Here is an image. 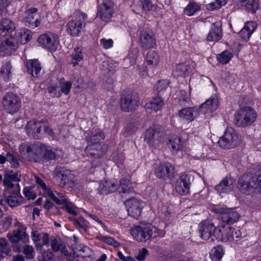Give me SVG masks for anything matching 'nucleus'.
<instances>
[{
  "instance_id": "obj_1",
  "label": "nucleus",
  "mask_w": 261,
  "mask_h": 261,
  "mask_svg": "<svg viewBox=\"0 0 261 261\" xmlns=\"http://www.w3.org/2000/svg\"><path fill=\"white\" fill-rule=\"evenodd\" d=\"M218 105L216 95H213L199 109L196 107L182 108L178 111V116L182 120L191 122L199 115V112L204 114L212 113L217 109Z\"/></svg>"
},
{
  "instance_id": "obj_2",
  "label": "nucleus",
  "mask_w": 261,
  "mask_h": 261,
  "mask_svg": "<svg viewBox=\"0 0 261 261\" xmlns=\"http://www.w3.org/2000/svg\"><path fill=\"white\" fill-rule=\"evenodd\" d=\"M30 161L43 163L55 160L57 158L56 150L41 143L32 144L27 148Z\"/></svg>"
},
{
  "instance_id": "obj_3",
  "label": "nucleus",
  "mask_w": 261,
  "mask_h": 261,
  "mask_svg": "<svg viewBox=\"0 0 261 261\" xmlns=\"http://www.w3.org/2000/svg\"><path fill=\"white\" fill-rule=\"evenodd\" d=\"M238 187L241 192L249 194L257 191L261 193V168L254 175L245 174L238 180Z\"/></svg>"
},
{
  "instance_id": "obj_4",
  "label": "nucleus",
  "mask_w": 261,
  "mask_h": 261,
  "mask_svg": "<svg viewBox=\"0 0 261 261\" xmlns=\"http://www.w3.org/2000/svg\"><path fill=\"white\" fill-rule=\"evenodd\" d=\"M105 138L104 134L100 132H94L89 133L87 136V145L85 151L89 155L94 158H100L105 153L107 147L101 145L100 142Z\"/></svg>"
},
{
  "instance_id": "obj_5",
  "label": "nucleus",
  "mask_w": 261,
  "mask_h": 261,
  "mask_svg": "<svg viewBox=\"0 0 261 261\" xmlns=\"http://www.w3.org/2000/svg\"><path fill=\"white\" fill-rule=\"evenodd\" d=\"M130 233L134 239L139 242H146L151 238L164 235L160 230L151 226H135L130 228Z\"/></svg>"
},
{
  "instance_id": "obj_6",
  "label": "nucleus",
  "mask_w": 261,
  "mask_h": 261,
  "mask_svg": "<svg viewBox=\"0 0 261 261\" xmlns=\"http://www.w3.org/2000/svg\"><path fill=\"white\" fill-rule=\"evenodd\" d=\"M257 114L252 107H242L234 115V123L238 127L251 125L256 120Z\"/></svg>"
},
{
  "instance_id": "obj_7",
  "label": "nucleus",
  "mask_w": 261,
  "mask_h": 261,
  "mask_svg": "<svg viewBox=\"0 0 261 261\" xmlns=\"http://www.w3.org/2000/svg\"><path fill=\"white\" fill-rule=\"evenodd\" d=\"M88 22L87 14L81 11H77L75 16L70 20L67 24V32L72 36H78L80 35Z\"/></svg>"
},
{
  "instance_id": "obj_8",
  "label": "nucleus",
  "mask_w": 261,
  "mask_h": 261,
  "mask_svg": "<svg viewBox=\"0 0 261 261\" xmlns=\"http://www.w3.org/2000/svg\"><path fill=\"white\" fill-rule=\"evenodd\" d=\"M241 142L240 135L233 128L227 127L223 135L219 138L218 144L222 148L230 149L238 146Z\"/></svg>"
},
{
  "instance_id": "obj_9",
  "label": "nucleus",
  "mask_w": 261,
  "mask_h": 261,
  "mask_svg": "<svg viewBox=\"0 0 261 261\" xmlns=\"http://www.w3.org/2000/svg\"><path fill=\"white\" fill-rule=\"evenodd\" d=\"M139 98L138 95L133 92H123L120 98L121 110L125 112L135 110L138 107Z\"/></svg>"
},
{
  "instance_id": "obj_10",
  "label": "nucleus",
  "mask_w": 261,
  "mask_h": 261,
  "mask_svg": "<svg viewBox=\"0 0 261 261\" xmlns=\"http://www.w3.org/2000/svg\"><path fill=\"white\" fill-rule=\"evenodd\" d=\"M2 105L6 112L14 114L21 107V100L16 94L8 92L3 98Z\"/></svg>"
},
{
  "instance_id": "obj_11",
  "label": "nucleus",
  "mask_w": 261,
  "mask_h": 261,
  "mask_svg": "<svg viewBox=\"0 0 261 261\" xmlns=\"http://www.w3.org/2000/svg\"><path fill=\"white\" fill-rule=\"evenodd\" d=\"M37 41L43 48L50 51H56L59 43L58 36L50 32L40 35Z\"/></svg>"
},
{
  "instance_id": "obj_12",
  "label": "nucleus",
  "mask_w": 261,
  "mask_h": 261,
  "mask_svg": "<svg viewBox=\"0 0 261 261\" xmlns=\"http://www.w3.org/2000/svg\"><path fill=\"white\" fill-rule=\"evenodd\" d=\"M124 204L127 207L128 215L135 219H138L145 203L140 199L132 198L125 201Z\"/></svg>"
},
{
  "instance_id": "obj_13",
  "label": "nucleus",
  "mask_w": 261,
  "mask_h": 261,
  "mask_svg": "<svg viewBox=\"0 0 261 261\" xmlns=\"http://www.w3.org/2000/svg\"><path fill=\"white\" fill-rule=\"evenodd\" d=\"M139 41L141 46L145 49L153 47L156 43L154 34L148 28H145L140 31Z\"/></svg>"
},
{
  "instance_id": "obj_14",
  "label": "nucleus",
  "mask_w": 261,
  "mask_h": 261,
  "mask_svg": "<svg viewBox=\"0 0 261 261\" xmlns=\"http://www.w3.org/2000/svg\"><path fill=\"white\" fill-rule=\"evenodd\" d=\"M218 213L219 219L228 225L236 222L240 217V214L237 212L230 208H220L218 210Z\"/></svg>"
},
{
  "instance_id": "obj_15",
  "label": "nucleus",
  "mask_w": 261,
  "mask_h": 261,
  "mask_svg": "<svg viewBox=\"0 0 261 261\" xmlns=\"http://www.w3.org/2000/svg\"><path fill=\"white\" fill-rule=\"evenodd\" d=\"M114 3L112 0H103L99 6L97 16L104 21H108L113 14Z\"/></svg>"
},
{
  "instance_id": "obj_16",
  "label": "nucleus",
  "mask_w": 261,
  "mask_h": 261,
  "mask_svg": "<svg viewBox=\"0 0 261 261\" xmlns=\"http://www.w3.org/2000/svg\"><path fill=\"white\" fill-rule=\"evenodd\" d=\"M18 45L14 37L9 36L3 40L0 44V56L11 55L15 53L17 50Z\"/></svg>"
},
{
  "instance_id": "obj_17",
  "label": "nucleus",
  "mask_w": 261,
  "mask_h": 261,
  "mask_svg": "<svg viewBox=\"0 0 261 261\" xmlns=\"http://www.w3.org/2000/svg\"><path fill=\"white\" fill-rule=\"evenodd\" d=\"M55 173L57 178L61 180L59 185L61 187H64L66 184L72 181L73 175L71 171L64 167H57Z\"/></svg>"
},
{
  "instance_id": "obj_18",
  "label": "nucleus",
  "mask_w": 261,
  "mask_h": 261,
  "mask_svg": "<svg viewBox=\"0 0 261 261\" xmlns=\"http://www.w3.org/2000/svg\"><path fill=\"white\" fill-rule=\"evenodd\" d=\"M217 227L210 220L202 221L199 224V231L201 238L207 240L210 238L212 235L215 236V232Z\"/></svg>"
},
{
  "instance_id": "obj_19",
  "label": "nucleus",
  "mask_w": 261,
  "mask_h": 261,
  "mask_svg": "<svg viewBox=\"0 0 261 261\" xmlns=\"http://www.w3.org/2000/svg\"><path fill=\"white\" fill-rule=\"evenodd\" d=\"M190 177L186 174H181L176 180L175 190L180 195L188 194L190 188Z\"/></svg>"
},
{
  "instance_id": "obj_20",
  "label": "nucleus",
  "mask_w": 261,
  "mask_h": 261,
  "mask_svg": "<svg viewBox=\"0 0 261 261\" xmlns=\"http://www.w3.org/2000/svg\"><path fill=\"white\" fill-rule=\"evenodd\" d=\"M174 167L170 163H161L155 169L156 176L164 180H166L172 177L173 174Z\"/></svg>"
},
{
  "instance_id": "obj_21",
  "label": "nucleus",
  "mask_w": 261,
  "mask_h": 261,
  "mask_svg": "<svg viewBox=\"0 0 261 261\" xmlns=\"http://www.w3.org/2000/svg\"><path fill=\"white\" fill-rule=\"evenodd\" d=\"M26 227L20 224L19 227L14 230L12 232L7 234V238L10 242L17 243L23 239H28V235L25 232Z\"/></svg>"
},
{
  "instance_id": "obj_22",
  "label": "nucleus",
  "mask_w": 261,
  "mask_h": 261,
  "mask_svg": "<svg viewBox=\"0 0 261 261\" xmlns=\"http://www.w3.org/2000/svg\"><path fill=\"white\" fill-rule=\"evenodd\" d=\"M215 237L220 241H231L233 240V237H232L231 227H226L224 225L217 227L215 232Z\"/></svg>"
},
{
  "instance_id": "obj_23",
  "label": "nucleus",
  "mask_w": 261,
  "mask_h": 261,
  "mask_svg": "<svg viewBox=\"0 0 261 261\" xmlns=\"http://www.w3.org/2000/svg\"><path fill=\"white\" fill-rule=\"evenodd\" d=\"M37 11L38 9L36 8H32L26 11V16L24 18V22L28 27L34 29L40 25L39 19L38 18H35Z\"/></svg>"
},
{
  "instance_id": "obj_24",
  "label": "nucleus",
  "mask_w": 261,
  "mask_h": 261,
  "mask_svg": "<svg viewBox=\"0 0 261 261\" xmlns=\"http://www.w3.org/2000/svg\"><path fill=\"white\" fill-rule=\"evenodd\" d=\"M144 140L150 146H156L161 141V135L156 129L149 128L146 132Z\"/></svg>"
},
{
  "instance_id": "obj_25",
  "label": "nucleus",
  "mask_w": 261,
  "mask_h": 261,
  "mask_svg": "<svg viewBox=\"0 0 261 261\" xmlns=\"http://www.w3.org/2000/svg\"><path fill=\"white\" fill-rule=\"evenodd\" d=\"M26 66L29 74L35 77L41 75L42 66L41 63L37 59H33L27 61Z\"/></svg>"
},
{
  "instance_id": "obj_26",
  "label": "nucleus",
  "mask_w": 261,
  "mask_h": 261,
  "mask_svg": "<svg viewBox=\"0 0 261 261\" xmlns=\"http://www.w3.org/2000/svg\"><path fill=\"white\" fill-rule=\"evenodd\" d=\"M256 27L257 23L255 22L248 21L245 23L244 27L239 32V35L243 39L248 41Z\"/></svg>"
},
{
  "instance_id": "obj_27",
  "label": "nucleus",
  "mask_w": 261,
  "mask_h": 261,
  "mask_svg": "<svg viewBox=\"0 0 261 261\" xmlns=\"http://www.w3.org/2000/svg\"><path fill=\"white\" fill-rule=\"evenodd\" d=\"M9 194L5 196V200L11 207L18 206L22 202V197L19 190L9 192Z\"/></svg>"
},
{
  "instance_id": "obj_28",
  "label": "nucleus",
  "mask_w": 261,
  "mask_h": 261,
  "mask_svg": "<svg viewBox=\"0 0 261 261\" xmlns=\"http://www.w3.org/2000/svg\"><path fill=\"white\" fill-rule=\"evenodd\" d=\"M234 180L231 177L226 176L219 184L215 187V189L220 193H229L233 189Z\"/></svg>"
},
{
  "instance_id": "obj_29",
  "label": "nucleus",
  "mask_w": 261,
  "mask_h": 261,
  "mask_svg": "<svg viewBox=\"0 0 261 261\" xmlns=\"http://www.w3.org/2000/svg\"><path fill=\"white\" fill-rule=\"evenodd\" d=\"M32 35L30 30L26 28H21L15 32V37L18 44H24L28 42L31 39Z\"/></svg>"
},
{
  "instance_id": "obj_30",
  "label": "nucleus",
  "mask_w": 261,
  "mask_h": 261,
  "mask_svg": "<svg viewBox=\"0 0 261 261\" xmlns=\"http://www.w3.org/2000/svg\"><path fill=\"white\" fill-rule=\"evenodd\" d=\"M222 32L218 23L212 24L211 29L207 36L208 41L217 42L222 38Z\"/></svg>"
},
{
  "instance_id": "obj_31",
  "label": "nucleus",
  "mask_w": 261,
  "mask_h": 261,
  "mask_svg": "<svg viewBox=\"0 0 261 261\" xmlns=\"http://www.w3.org/2000/svg\"><path fill=\"white\" fill-rule=\"evenodd\" d=\"M117 189V185L110 181H102L100 183L98 192L100 194L107 195L115 192Z\"/></svg>"
},
{
  "instance_id": "obj_32",
  "label": "nucleus",
  "mask_w": 261,
  "mask_h": 261,
  "mask_svg": "<svg viewBox=\"0 0 261 261\" xmlns=\"http://www.w3.org/2000/svg\"><path fill=\"white\" fill-rule=\"evenodd\" d=\"M164 105V100L161 97V96H158L146 103L145 108L147 110L150 109L156 112L160 110Z\"/></svg>"
},
{
  "instance_id": "obj_33",
  "label": "nucleus",
  "mask_w": 261,
  "mask_h": 261,
  "mask_svg": "<svg viewBox=\"0 0 261 261\" xmlns=\"http://www.w3.org/2000/svg\"><path fill=\"white\" fill-rule=\"evenodd\" d=\"M47 196L49 197L58 205H62L64 203L67 202V201L68 200L64 193L56 191L54 193L51 190L50 191H47Z\"/></svg>"
},
{
  "instance_id": "obj_34",
  "label": "nucleus",
  "mask_w": 261,
  "mask_h": 261,
  "mask_svg": "<svg viewBox=\"0 0 261 261\" xmlns=\"http://www.w3.org/2000/svg\"><path fill=\"white\" fill-rule=\"evenodd\" d=\"M168 146L173 153H176L182 148L181 139L176 136H171L168 140Z\"/></svg>"
},
{
  "instance_id": "obj_35",
  "label": "nucleus",
  "mask_w": 261,
  "mask_h": 261,
  "mask_svg": "<svg viewBox=\"0 0 261 261\" xmlns=\"http://www.w3.org/2000/svg\"><path fill=\"white\" fill-rule=\"evenodd\" d=\"M12 65L10 61L4 62L1 69L0 73L1 77L5 81H9L12 76Z\"/></svg>"
},
{
  "instance_id": "obj_36",
  "label": "nucleus",
  "mask_w": 261,
  "mask_h": 261,
  "mask_svg": "<svg viewBox=\"0 0 261 261\" xmlns=\"http://www.w3.org/2000/svg\"><path fill=\"white\" fill-rule=\"evenodd\" d=\"M224 253L223 248L221 245L213 247L210 252V256L212 261H220Z\"/></svg>"
},
{
  "instance_id": "obj_37",
  "label": "nucleus",
  "mask_w": 261,
  "mask_h": 261,
  "mask_svg": "<svg viewBox=\"0 0 261 261\" xmlns=\"http://www.w3.org/2000/svg\"><path fill=\"white\" fill-rule=\"evenodd\" d=\"M240 5L248 11L255 12L259 8V0H240Z\"/></svg>"
},
{
  "instance_id": "obj_38",
  "label": "nucleus",
  "mask_w": 261,
  "mask_h": 261,
  "mask_svg": "<svg viewBox=\"0 0 261 261\" xmlns=\"http://www.w3.org/2000/svg\"><path fill=\"white\" fill-rule=\"evenodd\" d=\"M117 189L119 193L123 194H129L134 192V190L132 188L129 180L124 178L120 180L119 186Z\"/></svg>"
},
{
  "instance_id": "obj_39",
  "label": "nucleus",
  "mask_w": 261,
  "mask_h": 261,
  "mask_svg": "<svg viewBox=\"0 0 261 261\" xmlns=\"http://www.w3.org/2000/svg\"><path fill=\"white\" fill-rule=\"evenodd\" d=\"M51 247L53 250L55 252H58L60 250L64 254H68L66 246L62 243V241L59 238H55L51 240Z\"/></svg>"
},
{
  "instance_id": "obj_40",
  "label": "nucleus",
  "mask_w": 261,
  "mask_h": 261,
  "mask_svg": "<svg viewBox=\"0 0 261 261\" xmlns=\"http://www.w3.org/2000/svg\"><path fill=\"white\" fill-rule=\"evenodd\" d=\"M15 29L14 22L10 19L4 18L0 23V31L11 33Z\"/></svg>"
},
{
  "instance_id": "obj_41",
  "label": "nucleus",
  "mask_w": 261,
  "mask_h": 261,
  "mask_svg": "<svg viewBox=\"0 0 261 261\" xmlns=\"http://www.w3.org/2000/svg\"><path fill=\"white\" fill-rule=\"evenodd\" d=\"M146 61L148 65L151 67L155 66L159 63V56L156 51L150 50L147 54Z\"/></svg>"
},
{
  "instance_id": "obj_42",
  "label": "nucleus",
  "mask_w": 261,
  "mask_h": 261,
  "mask_svg": "<svg viewBox=\"0 0 261 261\" xmlns=\"http://www.w3.org/2000/svg\"><path fill=\"white\" fill-rule=\"evenodd\" d=\"M42 121H30L26 126L27 132L29 133L39 134L41 130V123Z\"/></svg>"
},
{
  "instance_id": "obj_43",
  "label": "nucleus",
  "mask_w": 261,
  "mask_h": 261,
  "mask_svg": "<svg viewBox=\"0 0 261 261\" xmlns=\"http://www.w3.org/2000/svg\"><path fill=\"white\" fill-rule=\"evenodd\" d=\"M191 69L189 63L188 62H184L178 64L175 70V72L177 73V76H185L188 75Z\"/></svg>"
},
{
  "instance_id": "obj_44",
  "label": "nucleus",
  "mask_w": 261,
  "mask_h": 261,
  "mask_svg": "<svg viewBox=\"0 0 261 261\" xmlns=\"http://www.w3.org/2000/svg\"><path fill=\"white\" fill-rule=\"evenodd\" d=\"M233 55L231 52L228 50H224L217 55V59L221 64H226L230 61Z\"/></svg>"
},
{
  "instance_id": "obj_45",
  "label": "nucleus",
  "mask_w": 261,
  "mask_h": 261,
  "mask_svg": "<svg viewBox=\"0 0 261 261\" xmlns=\"http://www.w3.org/2000/svg\"><path fill=\"white\" fill-rule=\"evenodd\" d=\"M200 10V7L194 2H190L185 8L184 12L187 16H192Z\"/></svg>"
},
{
  "instance_id": "obj_46",
  "label": "nucleus",
  "mask_w": 261,
  "mask_h": 261,
  "mask_svg": "<svg viewBox=\"0 0 261 261\" xmlns=\"http://www.w3.org/2000/svg\"><path fill=\"white\" fill-rule=\"evenodd\" d=\"M71 56L72 59L71 62L73 66H75L78 64L79 62L82 61L84 58L82 50L79 47L74 48V51L73 52Z\"/></svg>"
},
{
  "instance_id": "obj_47",
  "label": "nucleus",
  "mask_w": 261,
  "mask_h": 261,
  "mask_svg": "<svg viewBox=\"0 0 261 261\" xmlns=\"http://www.w3.org/2000/svg\"><path fill=\"white\" fill-rule=\"evenodd\" d=\"M169 82L167 80H160L155 85L158 96H161L168 88Z\"/></svg>"
},
{
  "instance_id": "obj_48",
  "label": "nucleus",
  "mask_w": 261,
  "mask_h": 261,
  "mask_svg": "<svg viewBox=\"0 0 261 261\" xmlns=\"http://www.w3.org/2000/svg\"><path fill=\"white\" fill-rule=\"evenodd\" d=\"M61 91L65 95H68L71 89V83L69 81H65L64 78L60 79L59 81Z\"/></svg>"
},
{
  "instance_id": "obj_49",
  "label": "nucleus",
  "mask_w": 261,
  "mask_h": 261,
  "mask_svg": "<svg viewBox=\"0 0 261 261\" xmlns=\"http://www.w3.org/2000/svg\"><path fill=\"white\" fill-rule=\"evenodd\" d=\"M227 2V0H216L214 2L207 4L206 8L210 11L219 9L222 6H224Z\"/></svg>"
},
{
  "instance_id": "obj_50",
  "label": "nucleus",
  "mask_w": 261,
  "mask_h": 261,
  "mask_svg": "<svg viewBox=\"0 0 261 261\" xmlns=\"http://www.w3.org/2000/svg\"><path fill=\"white\" fill-rule=\"evenodd\" d=\"M239 108L242 107H251L253 105L252 99L248 96H242L239 100Z\"/></svg>"
},
{
  "instance_id": "obj_51",
  "label": "nucleus",
  "mask_w": 261,
  "mask_h": 261,
  "mask_svg": "<svg viewBox=\"0 0 261 261\" xmlns=\"http://www.w3.org/2000/svg\"><path fill=\"white\" fill-rule=\"evenodd\" d=\"M63 207L69 214L76 216L77 215V207L73 203L70 202L68 200L67 202L63 203Z\"/></svg>"
},
{
  "instance_id": "obj_52",
  "label": "nucleus",
  "mask_w": 261,
  "mask_h": 261,
  "mask_svg": "<svg viewBox=\"0 0 261 261\" xmlns=\"http://www.w3.org/2000/svg\"><path fill=\"white\" fill-rule=\"evenodd\" d=\"M22 252L27 259H31L34 257V249L31 245H25L23 247Z\"/></svg>"
},
{
  "instance_id": "obj_53",
  "label": "nucleus",
  "mask_w": 261,
  "mask_h": 261,
  "mask_svg": "<svg viewBox=\"0 0 261 261\" xmlns=\"http://www.w3.org/2000/svg\"><path fill=\"white\" fill-rule=\"evenodd\" d=\"M73 222L75 226H79L84 231H86L87 228L89 227L88 222L85 220L83 217H80L78 219H74L73 220Z\"/></svg>"
},
{
  "instance_id": "obj_54",
  "label": "nucleus",
  "mask_w": 261,
  "mask_h": 261,
  "mask_svg": "<svg viewBox=\"0 0 261 261\" xmlns=\"http://www.w3.org/2000/svg\"><path fill=\"white\" fill-rule=\"evenodd\" d=\"M140 2L144 12H147L152 10L153 5L151 0H140Z\"/></svg>"
},
{
  "instance_id": "obj_55",
  "label": "nucleus",
  "mask_w": 261,
  "mask_h": 261,
  "mask_svg": "<svg viewBox=\"0 0 261 261\" xmlns=\"http://www.w3.org/2000/svg\"><path fill=\"white\" fill-rule=\"evenodd\" d=\"M190 101V95L185 91H180V96L179 98V101L181 106H184L186 102L189 103Z\"/></svg>"
},
{
  "instance_id": "obj_56",
  "label": "nucleus",
  "mask_w": 261,
  "mask_h": 261,
  "mask_svg": "<svg viewBox=\"0 0 261 261\" xmlns=\"http://www.w3.org/2000/svg\"><path fill=\"white\" fill-rule=\"evenodd\" d=\"M9 249L8 248V243L6 239H0V252L5 255H8L9 253Z\"/></svg>"
},
{
  "instance_id": "obj_57",
  "label": "nucleus",
  "mask_w": 261,
  "mask_h": 261,
  "mask_svg": "<svg viewBox=\"0 0 261 261\" xmlns=\"http://www.w3.org/2000/svg\"><path fill=\"white\" fill-rule=\"evenodd\" d=\"M23 193L25 197H27L28 199L34 200L36 198V195L35 193L32 191V189L25 187L23 189Z\"/></svg>"
},
{
  "instance_id": "obj_58",
  "label": "nucleus",
  "mask_w": 261,
  "mask_h": 261,
  "mask_svg": "<svg viewBox=\"0 0 261 261\" xmlns=\"http://www.w3.org/2000/svg\"><path fill=\"white\" fill-rule=\"evenodd\" d=\"M137 129L136 124L135 122H129L125 126V130L128 134H132Z\"/></svg>"
},
{
  "instance_id": "obj_59",
  "label": "nucleus",
  "mask_w": 261,
  "mask_h": 261,
  "mask_svg": "<svg viewBox=\"0 0 261 261\" xmlns=\"http://www.w3.org/2000/svg\"><path fill=\"white\" fill-rule=\"evenodd\" d=\"M100 44L105 49H109L113 45V41L111 39L102 38L100 41Z\"/></svg>"
},
{
  "instance_id": "obj_60",
  "label": "nucleus",
  "mask_w": 261,
  "mask_h": 261,
  "mask_svg": "<svg viewBox=\"0 0 261 261\" xmlns=\"http://www.w3.org/2000/svg\"><path fill=\"white\" fill-rule=\"evenodd\" d=\"M36 181L39 186L44 192V194L47 195V191H50V189L46 186L45 182L40 178L38 177H36Z\"/></svg>"
},
{
  "instance_id": "obj_61",
  "label": "nucleus",
  "mask_w": 261,
  "mask_h": 261,
  "mask_svg": "<svg viewBox=\"0 0 261 261\" xmlns=\"http://www.w3.org/2000/svg\"><path fill=\"white\" fill-rule=\"evenodd\" d=\"M5 178H7L12 181H19L20 178L18 176V174L16 173H6L4 175Z\"/></svg>"
},
{
  "instance_id": "obj_62",
  "label": "nucleus",
  "mask_w": 261,
  "mask_h": 261,
  "mask_svg": "<svg viewBox=\"0 0 261 261\" xmlns=\"http://www.w3.org/2000/svg\"><path fill=\"white\" fill-rule=\"evenodd\" d=\"M54 254L50 251L44 252L42 254V259L40 261H53Z\"/></svg>"
},
{
  "instance_id": "obj_63",
  "label": "nucleus",
  "mask_w": 261,
  "mask_h": 261,
  "mask_svg": "<svg viewBox=\"0 0 261 261\" xmlns=\"http://www.w3.org/2000/svg\"><path fill=\"white\" fill-rule=\"evenodd\" d=\"M102 240L108 244L114 247H116L118 245V243L117 241L110 237H104Z\"/></svg>"
},
{
  "instance_id": "obj_64",
  "label": "nucleus",
  "mask_w": 261,
  "mask_h": 261,
  "mask_svg": "<svg viewBox=\"0 0 261 261\" xmlns=\"http://www.w3.org/2000/svg\"><path fill=\"white\" fill-rule=\"evenodd\" d=\"M147 253V250L146 248H143L141 251H139L138 255L136 257L140 261L144 260Z\"/></svg>"
}]
</instances>
